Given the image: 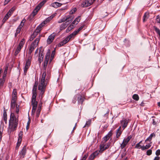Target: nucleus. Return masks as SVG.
<instances>
[{
    "mask_svg": "<svg viewBox=\"0 0 160 160\" xmlns=\"http://www.w3.org/2000/svg\"><path fill=\"white\" fill-rule=\"evenodd\" d=\"M127 144L123 140L122 143L120 145V147L122 149L126 147Z\"/></svg>",
    "mask_w": 160,
    "mask_h": 160,
    "instance_id": "obj_36",
    "label": "nucleus"
},
{
    "mask_svg": "<svg viewBox=\"0 0 160 160\" xmlns=\"http://www.w3.org/2000/svg\"><path fill=\"white\" fill-rule=\"evenodd\" d=\"M40 38V36H38L36 39L34 41V42L31 43V44L29 46L28 55H29V56H32V55H31V53L32 52L34 51V49L38 46V43L39 42Z\"/></svg>",
    "mask_w": 160,
    "mask_h": 160,
    "instance_id": "obj_3",
    "label": "nucleus"
},
{
    "mask_svg": "<svg viewBox=\"0 0 160 160\" xmlns=\"http://www.w3.org/2000/svg\"><path fill=\"white\" fill-rule=\"evenodd\" d=\"M151 145L150 144L146 145L145 146H142V150H144L145 149H148L150 147Z\"/></svg>",
    "mask_w": 160,
    "mask_h": 160,
    "instance_id": "obj_34",
    "label": "nucleus"
},
{
    "mask_svg": "<svg viewBox=\"0 0 160 160\" xmlns=\"http://www.w3.org/2000/svg\"><path fill=\"white\" fill-rule=\"evenodd\" d=\"M68 2H66L63 3H60L57 2H55L52 3L51 4V6L55 8H58L61 6L62 4L66 3Z\"/></svg>",
    "mask_w": 160,
    "mask_h": 160,
    "instance_id": "obj_11",
    "label": "nucleus"
},
{
    "mask_svg": "<svg viewBox=\"0 0 160 160\" xmlns=\"http://www.w3.org/2000/svg\"><path fill=\"white\" fill-rule=\"evenodd\" d=\"M30 123V122H29V121L27 123V126L26 127V129H27V130H28V129L29 127V126Z\"/></svg>",
    "mask_w": 160,
    "mask_h": 160,
    "instance_id": "obj_60",
    "label": "nucleus"
},
{
    "mask_svg": "<svg viewBox=\"0 0 160 160\" xmlns=\"http://www.w3.org/2000/svg\"><path fill=\"white\" fill-rule=\"evenodd\" d=\"M55 53V50L53 51L51 54V57H53Z\"/></svg>",
    "mask_w": 160,
    "mask_h": 160,
    "instance_id": "obj_61",
    "label": "nucleus"
},
{
    "mask_svg": "<svg viewBox=\"0 0 160 160\" xmlns=\"http://www.w3.org/2000/svg\"><path fill=\"white\" fill-rule=\"evenodd\" d=\"M50 55V52H48L46 54V55L45 56V57H49Z\"/></svg>",
    "mask_w": 160,
    "mask_h": 160,
    "instance_id": "obj_64",
    "label": "nucleus"
},
{
    "mask_svg": "<svg viewBox=\"0 0 160 160\" xmlns=\"http://www.w3.org/2000/svg\"><path fill=\"white\" fill-rule=\"evenodd\" d=\"M132 98L136 101H138L139 99V97L138 94H134L132 96Z\"/></svg>",
    "mask_w": 160,
    "mask_h": 160,
    "instance_id": "obj_37",
    "label": "nucleus"
},
{
    "mask_svg": "<svg viewBox=\"0 0 160 160\" xmlns=\"http://www.w3.org/2000/svg\"><path fill=\"white\" fill-rule=\"evenodd\" d=\"M39 10L38 9V8L36 7L32 12L31 15H32L33 17H34L37 14Z\"/></svg>",
    "mask_w": 160,
    "mask_h": 160,
    "instance_id": "obj_26",
    "label": "nucleus"
},
{
    "mask_svg": "<svg viewBox=\"0 0 160 160\" xmlns=\"http://www.w3.org/2000/svg\"><path fill=\"white\" fill-rule=\"evenodd\" d=\"M72 19H68L67 21H66L64 23L62 24L60 26V29L61 30L64 29L70 22L72 21Z\"/></svg>",
    "mask_w": 160,
    "mask_h": 160,
    "instance_id": "obj_8",
    "label": "nucleus"
},
{
    "mask_svg": "<svg viewBox=\"0 0 160 160\" xmlns=\"http://www.w3.org/2000/svg\"><path fill=\"white\" fill-rule=\"evenodd\" d=\"M109 146V145L108 144H105V143L102 142L100 146L99 152H102L105 150L108 149Z\"/></svg>",
    "mask_w": 160,
    "mask_h": 160,
    "instance_id": "obj_6",
    "label": "nucleus"
},
{
    "mask_svg": "<svg viewBox=\"0 0 160 160\" xmlns=\"http://www.w3.org/2000/svg\"><path fill=\"white\" fill-rule=\"evenodd\" d=\"M156 20L157 22L159 23L160 22V18L158 16H157Z\"/></svg>",
    "mask_w": 160,
    "mask_h": 160,
    "instance_id": "obj_58",
    "label": "nucleus"
},
{
    "mask_svg": "<svg viewBox=\"0 0 160 160\" xmlns=\"http://www.w3.org/2000/svg\"><path fill=\"white\" fill-rule=\"evenodd\" d=\"M147 154L148 155H150L152 153V150L151 149H149L147 151Z\"/></svg>",
    "mask_w": 160,
    "mask_h": 160,
    "instance_id": "obj_49",
    "label": "nucleus"
},
{
    "mask_svg": "<svg viewBox=\"0 0 160 160\" xmlns=\"http://www.w3.org/2000/svg\"><path fill=\"white\" fill-rule=\"evenodd\" d=\"M37 87H33L32 90V99H36L37 96Z\"/></svg>",
    "mask_w": 160,
    "mask_h": 160,
    "instance_id": "obj_17",
    "label": "nucleus"
},
{
    "mask_svg": "<svg viewBox=\"0 0 160 160\" xmlns=\"http://www.w3.org/2000/svg\"><path fill=\"white\" fill-rule=\"evenodd\" d=\"M55 15H52L50 16L47 18L44 21L41 23L40 25H41V26L42 27L44 26L48 22L52 19L54 17Z\"/></svg>",
    "mask_w": 160,
    "mask_h": 160,
    "instance_id": "obj_9",
    "label": "nucleus"
},
{
    "mask_svg": "<svg viewBox=\"0 0 160 160\" xmlns=\"http://www.w3.org/2000/svg\"><path fill=\"white\" fill-rule=\"evenodd\" d=\"M19 111V106H16V112L17 114H18Z\"/></svg>",
    "mask_w": 160,
    "mask_h": 160,
    "instance_id": "obj_52",
    "label": "nucleus"
},
{
    "mask_svg": "<svg viewBox=\"0 0 160 160\" xmlns=\"http://www.w3.org/2000/svg\"><path fill=\"white\" fill-rule=\"evenodd\" d=\"M7 118L6 112H4L2 120H4L6 124L7 123Z\"/></svg>",
    "mask_w": 160,
    "mask_h": 160,
    "instance_id": "obj_24",
    "label": "nucleus"
},
{
    "mask_svg": "<svg viewBox=\"0 0 160 160\" xmlns=\"http://www.w3.org/2000/svg\"><path fill=\"white\" fill-rule=\"evenodd\" d=\"M21 140H18V143H17V146H16V148H18L19 146H20V144H21Z\"/></svg>",
    "mask_w": 160,
    "mask_h": 160,
    "instance_id": "obj_48",
    "label": "nucleus"
},
{
    "mask_svg": "<svg viewBox=\"0 0 160 160\" xmlns=\"http://www.w3.org/2000/svg\"><path fill=\"white\" fill-rule=\"evenodd\" d=\"M17 93L16 89H14L12 92V95L17 96Z\"/></svg>",
    "mask_w": 160,
    "mask_h": 160,
    "instance_id": "obj_51",
    "label": "nucleus"
},
{
    "mask_svg": "<svg viewBox=\"0 0 160 160\" xmlns=\"http://www.w3.org/2000/svg\"><path fill=\"white\" fill-rule=\"evenodd\" d=\"M27 151L26 146L25 145L23 148L22 150L21 151L20 154L23 156V158L24 156L25 155Z\"/></svg>",
    "mask_w": 160,
    "mask_h": 160,
    "instance_id": "obj_20",
    "label": "nucleus"
},
{
    "mask_svg": "<svg viewBox=\"0 0 160 160\" xmlns=\"http://www.w3.org/2000/svg\"><path fill=\"white\" fill-rule=\"evenodd\" d=\"M4 78L2 79H0V84L2 85H3V83L4 82Z\"/></svg>",
    "mask_w": 160,
    "mask_h": 160,
    "instance_id": "obj_53",
    "label": "nucleus"
},
{
    "mask_svg": "<svg viewBox=\"0 0 160 160\" xmlns=\"http://www.w3.org/2000/svg\"><path fill=\"white\" fill-rule=\"evenodd\" d=\"M29 67H27V66H25L24 68V73L25 74H26L28 69L29 68Z\"/></svg>",
    "mask_w": 160,
    "mask_h": 160,
    "instance_id": "obj_47",
    "label": "nucleus"
},
{
    "mask_svg": "<svg viewBox=\"0 0 160 160\" xmlns=\"http://www.w3.org/2000/svg\"><path fill=\"white\" fill-rule=\"evenodd\" d=\"M70 19V17H67L66 18H63L62 19L59 20L58 21V22L59 23H60L62 22H64L66 21H67L68 20V19Z\"/></svg>",
    "mask_w": 160,
    "mask_h": 160,
    "instance_id": "obj_30",
    "label": "nucleus"
},
{
    "mask_svg": "<svg viewBox=\"0 0 160 160\" xmlns=\"http://www.w3.org/2000/svg\"><path fill=\"white\" fill-rule=\"evenodd\" d=\"M97 153H96V152H95L94 153H93V154H92V155H91L90 156V157H89L91 159H93L94 158L95 156L97 155Z\"/></svg>",
    "mask_w": 160,
    "mask_h": 160,
    "instance_id": "obj_40",
    "label": "nucleus"
},
{
    "mask_svg": "<svg viewBox=\"0 0 160 160\" xmlns=\"http://www.w3.org/2000/svg\"><path fill=\"white\" fill-rule=\"evenodd\" d=\"M132 137L131 135L129 136L128 137L126 138H125L123 139V141L126 142L127 143L129 142L131 139L132 138Z\"/></svg>",
    "mask_w": 160,
    "mask_h": 160,
    "instance_id": "obj_31",
    "label": "nucleus"
},
{
    "mask_svg": "<svg viewBox=\"0 0 160 160\" xmlns=\"http://www.w3.org/2000/svg\"><path fill=\"white\" fill-rule=\"evenodd\" d=\"M9 12H8L7 14L5 15L2 20L3 22H5L10 16H9Z\"/></svg>",
    "mask_w": 160,
    "mask_h": 160,
    "instance_id": "obj_28",
    "label": "nucleus"
},
{
    "mask_svg": "<svg viewBox=\"0 0 160 160\" xmlns=\"http://www.w3.org/2000/svg\"><path fill=\"white\" fill-rule=\"evenodd\" d=\"M22 132L20 131L19 134V138L18 140H22Z\"/></svg>",
    "mask_w": 160,
    "mask_h": 160,
    "instance_id": "obj_45",
    "label": "nucleus"
},
{
    "mask_svg": "<svg viewBox=\"0 0 160 160\" xmlns=\"http://www.w3.org/2000/svg\"><path fill=\"white\" fill-rule=\"evenodd\" d=\"M121 127L120 126L119 128L117 130L116 132V137L118 138L121 135L122 133V131L120 130Z\"/></svg>",
    "mask_w": 160,
    "mask_h": 160,
    "instance_id": "obj_23",
    "label": "nucleus"
},
{
    "mask_svg": "<svg viewBox=\"0 0 160 160\" xmlns=\"http://www.w3.org/2000/svg\"><path fill=\"white\" fill-rule=\"evenodd\" d=\"M35 38V37L32 35L29 38V40L30 41H32Z\"/></svg>",
    "mask_w": 160,
    "mask_h": 160,
    "instance_id": "obj_59",
    "label": "nucleus"
},
{
    "mask_svg": "<svg viewBox=\"0 0 160 160\" xmlns=\"http://www.w3.org/2000/svg\"><path fill=\"white\" fill-rule=\"evenodd\" d=\"M50 72L47 71V73L45 71L43 73L41 79L40 80L38 85V90L41 91L40 95H41V98H42V95L44 92L46 87L47 85V80L50 76Z\"/></svg>",
    "mask_w": 160,
    "mask_h": 160,
    "instance_id": "obj_1",
    "label": "nucleus"
},
{
    "mask_svg": "<svg viewBox=\"0 0 160 160\" xmlns=\"http://www.w3.org/2000/svg\"><path fill=\"white\" fill-rule=\"evenodd\" d=\"M15 10V8L12 7V8L8 12H9V16H11L12 14L13 11Z\"/></svg>",
    "mask_w": 160,
    "mask_h": 160,
    "instance_id": "obj_43",
    "label": "nucleus"
},
{
    "mask_svg": "<svg viewBox=\"0 0 160 160\" xmlns=\"http://www.w3.org/2000/svg\"><path fill=\"white\" fill-rule=\"evenodd\" d=\"M84 26V25L82 26L77 30L75 31L72 33L70 34L73 38L83 28Z\"/></svg>",
    "mask_w": 160,
    "mask_h": 160,
    "instance_id": "obj_15",
    "label": "nucleus"
},
{
    "mask_svg": "<svg viewBox=\"0 0 160 160\" xmlns=\"http://www.w3.org/2000/svg\"><path fill=\"white\" fill-rule=\"evenodd\" d=\"M16 102H12V101H11V108H14L16 105Z\"/></svg>",
    "mask_w": 160,
    "mask_h": 160,
    "instance_id": "obj_41",
    "label": "nucleus"
},
{
    "mask_svg": "<svg viewBox=\"0 0 160 160\" xmlns=\"http://www.w3.org/2000/svg\"><path fill=\"white\" fill-rule=\"evenodd\" d=\"M142 142V141H141L139 143H137L136 144L135 148H137V149H140V148H141V149L142 150V146L140 145V144Z\"/></svg>",
    "mask_w": 160,
    "mask_h": 160,
    "instance_id": "obj_33",
    "label": "nucleus"
},
{
    "mask_svg": "<svg viewBox=\"0 0 160 160\" xmlns=\"http://www.w3.org/2000/svg\"><path fill=\"white\" fill-rule=\"evenodd\" d=\"M72 38H73L70 35L66 38H65L63 41L60 42L58 45V47H60L63 46L64 45L68 42Z\"/></svg>",
    "mask_w": 160,
    "mask_h": 160,
    "instance_id": "obj_4",
    "label": "nucleus"
},
{
    "mask_svg": "<svg viewBox=\"0 0 160 160\" xmlns=\"http://www.w3.org/2000/svg\"><path fill=\"white\" fill-rule=\"evenodd\" d=\"M22 48H21L19 46H18V47H17V48L16 49V51L15 52V56L17 55L18 54V53L19 52L21 51V50Z\"/></svg>",
    "mask_w": 160,
    "mask_h": 160,
    "instance_id": "obj_29",
    "label": "nucleus"
},
{
    "mask_svg": "<svg viewBox=\"0 0 160 160\" xmlns=\"http://www.w3.org/2000/svg\"><path fill=\"white\" fill-rule=\"evenodd\" d=\"M94 0H85L82 3V7H88L92 4L94 2Z\"/></svg>",
    "mask_w": 160,
    "mask_h": 160,
    "instance_id": "obj_5",
    "label": "nucleus"
},
{
    "mask_svg": "<svg viewBox=\"0 0 160 160\" xmlns=\"http://www.w3.org/2000/svg\"><path fill=\"white\" fill-rule=\"evenodd\" d=\"M41 26H42V24L39 25L38 26L35 31L34 32L33 34H32L35 38L38 35V33L40 32L42 29V27Z\"/></svg>",
    "mask_w": 160,
    "mask_h": 160,
    "instance_id": "obj_12",
    "label": "nucleus"
},
{
    "mask_svg": "<svg viewBox=\"0 0 160 160\" xmlns=\"http://www.w3.org/2000/svg\"><path fill=\"white\" fill-rule=\"evenodd\" d=\"M80 20V17L78 16L77 18L72 23V25H74V26L77 25Z\"/></svg>",
    "mask_w": 160,
    "mask_h": 160,
    "instance_id": "obj_18",
    "label": "nucleus"
},
{
    "mask_svg": "<svg viewBox=\"0 0 160 160\" xmlns=\"http://www.w3.org/2000/svg\"><path fill=\"white\" fill-rule=\"evenodd\" d=\"M55 35L56 34L53 32L49 36L47 40V42L48 44H50L53 41Z\"/></svg>",
    "mask_w": 160,
    "mask_h": 160,
    "instance_id": "obj_10",
    "label": "nucleus"
},
{
    "mask_svg": "<svg viewBox=\"0 0 160 160\" xmlns=\"http://www.w3.org/2000/svg\"><path fill=\"white\" fill-rule=\"evenodd\" d=\"M20 29H17L16 32L18 34L20 32Z\"/></svg>",
    "mask_w": 160,
    "mask_h": 160,
    "instance_id": "obj_63",
    "label": "nucleus"
},
{
    "mask_svg": "<svg viewBox=\"0 0 160 160\" xmlns=\"http://www.w3.org/2000/svg\"><path fill=\"white\" fill-rule=\"evenodd\" d=\"M128 123V120L127 119H123L121 121V124L123 128V129L126 128Z\"/></svg>",
    "mask_w": 160,
    "mask_h": 160,
    "instance_id": "obj_14",
    "label": "nucleus"
},
{
    "mask_svg": "<svg viewBox=\"0 0 160 160\" xmlns=\"http://www.w3.org/2000/svg\"><path fill=\"white\" fill-rule=\"evenodd\" d=\"M155 134L154 133H153L151 134L150 136L145 140V142L148 141H150L152 140V137H155Z\"/></svg>",
    "mask_w": 160,
    "mask_h": 160,
    "instance_id": "obj_25",
    "label": "nucleus"
},
{
    "mask_svg": "<svg viewBox=\"0 0 160 160\" xmlns=\"http://www.w3.org/2000/svg\"><path fill=\"white\" fill-rule=\"evenodd\" d=\"M8 69V66H6L4 72V75L3 76V77H5L6 74H7V72Z\"/></svg>",
    "mask_w": 160,
    "mask_h": 160,
    "instance_id": "obj_44",
    "label": "nucleus"
},
{
    "mask_svg": "<svg viewBox=\"0 0 160 160\" xmlns=\"http://www.w3.org/2000/svg\"><path fill=\"white\" fill-rule=\"evenodd\" d=\"M31 102L32 105V111L35 112L37 106L38 102L36 101V99H32Z\"/></svg>",
    "mask_w": 160,
    "mask_h": 160,
    "instance_id": "obj_13",
    "label": "nucleus"
},
{
    "mask_svg": "<svg viewBox=\"0 0 160 160\" xmlns=\"http://www.w3.org/2000/svg\"><path fill=\"white\" fill-rule=\"evenodd\" d=\"M43 56L44 55H43V50H42V47H41L39 49V52L38 59V61L40 64L42 61Z\"/></svg>",
    "mask_w": 160,
    "mask_h": 160,
    "instance_id": "obj_7",
    "label": "nucleus"
},
{
    "mask_svg": "<svg viewBox=\"0 0 160 160\" xmlns=\"http://www.w3.org/2000/svg\"><path fill=\"white\" fill-rule=\"evenodd\" d=\"M78 102L79 104H82L84 100V98L81 95H79L78 97Z\"/></svg>",
    "mask_w": 160,
    "mask_h": 160,
    "instance_id": "obj_21",
    "label": "nucleus"
},
{
    "mask_svg": "<svg viewBox=\"0 0 160 160\" xmlns=\"http://www.w3.org/2000/svg\"><path fill=\"white\" fill-rule=\"evenodd\" d=\"M2 130L0 128V142H1L2 138Z\"/></svg>",
    "mask_w": 160,
    "mask_h": 160,
    "instance_id": "obj_55",
    "label": "nucleus"
},
{
    "mask_svg": "<svg viewBox=\"0 0 160 160\" xmlns=\"http://www.w3.org/2000/svg\"><path fill=\"white\" fill-rule=\"evenodd\" d=\"M32 58V56H29L28 58V60L26 61L25 64L26 66L27 67H30L31 64V60Z\"/></svg>",
    "mask_w": 160,
    "mask_h": 160,
    "instance_id": "obj_22",
    "label": "nucleus"
},
{
    "mask_svg": "<svg viewBox=\"0 0 160 160\" xmlns=\"http://www.w3.org/2000/svg\"><path fill=\"white\" fill-rule=\"evenodd\" d=\"M42 105V102H41L40 103H39V104L38 105V110H39V109L40 111H41Z\"/></svg>",
    "mask_w": 160,
    "mask_h": 160,
    "instance_id": "obj_54",
    "label": "nucleus"
},
{
    "mask_svg": "<svg viewBox=\"0 0 160 160\" xmlns=\"http://www.w3.org/2000/svg\"><path fill=\"white\" fill-rule=\"evenodd\" d=\"M75 27L74 25H72V24L70 25V26H69L66 30L67 32H68L69 31L71 30L72 28Z\"/></svg>",
    "mask_w": 160,
    "mask_h": 160,
    "instance_id": "obj_35",
    "label": "nucleus"
},
{
    "mask_svg": "<svg viewBox=\"0 0 160 160\" xmlns=\"http://www.w3.org/2000/svg\"><path fill=\"white\" fill-rule=\"evenodd\" d=\"M18 115L16 116L14 113L11 112L9 120V125L8 128V133L10 134L12 132L16 129L18 123Z\"/></svg>",
    "mask_w": 160,
    "mask_h": 160,
    "instance_id": "obj_2",
    "label": "nucleus"
},
{
    "mask_svg": "<svg viewBox=\"0 0 160 160\" xmlns=\"http://www.w3.org/2000/svg\"><path fill=\"white\" fill-rule=\"evenodd\" d=\"M25 39L24 38L22 39L20 42L18 46L22 48L25 43Z\"/></svg>",
    "mask_w": 160,
    "mask_h": 160,
    "instance_id": "obj_32",
    "label": "nucleus"
},
{
    "mask_svg": "<svg viewBox=\"0 0 160 160\" xmlns=\"http://www.w3.org/2000/svg\"><path fill=\"white\" fill-rule=\"evenodd\" d=\"M40 111H40L39 109V110H37L36 115L37 117H38L39 116Z\"/></svg>",
    "mask_w": 160,
    "mask_h": 160,
    "instance_id": "obj_56",
    "label": "nucleus"
},
{
    "mask_svg": "<svg viewBox=\"0 0 160 160\" xmlns=\"http://www.w3.org/2000/svg\"><path fill=\"white\" fill-rule=\"evenodd\" d=\"M46 2V0H43L36 7L38 8V9L40 10L41 8L44 5V4Z\"/></svg>",
    "mask_w": 160,
    "mask_h": 160,
    "instance_id": "obj_19",
    "label": "nucleus"
},
{
    "mask_svg": "<svg viewBox=\"0 0 160 160\" xmlns=\"http://www.w3.org/2000/svg\"><path fill=\"white\" fill-rule=\"evenodd\" d=\"M77 10L76 8H74L72 9L71 10L70 12V14H73Z\"/></svg>",
    "mask_w": 160,
    "mask_h": 160,
    "instance_id": "obj_46",
    "label": "nucleus"
},
{
    "mask_svg": "<svg viewBox=\"0 0 160 160\" xmlns=\"http://www.w3.org/2000/svg\"><path fill=\"white\" fill-rule=\"evenodd\" d=\"M156 154L157 156H158L160 155V150H157L156 152Z\"/></svg>",
    "mask_w": 160,
    "mask_h": 160,
    "instance_id": "obj_57",
    "label": "nucleus"
},
{
    "mask_svg": "<svg viewBox=\"0 0 160 160\" xmlns=\"http://www.w3.org/2000/svg\"><path fill=\"white\" fill-rule=\"evenodd\" d=\"M48 62L45 61L43 64V68L45 69L47 65Z\"/></svg>",
    "mask_w": 160,
    "mask_h": 160,
    "instance_id": "obj_50",
    "label": "nucleus"
},
{
    "mask_svg": "<svg viewBox=\"0 0 160 160\" xmlns=\"http://www.w3.org/2000/svg\"><path fill=\"white\" fill-rule=\"evenodd\" d=\"M91 120L89 119L86 122V124L85 126L83 127L84 128L85 127H88L90 126V125L91 124Z\"/></svg>",
    "mask_w": 160,
    "mask_h": 160,
    "instance_id": "obj_38",
    "label": "nucleus"
},
{
    "mask_svg": "<svg viewBox=\"0 0 160 160\" xmlns=\"http://www.w3.org/2000/svg\"><path fill=\"white\" fill-rule=\"evenodd\" d=\"M149 13H145L143 17V22H145L148 18Z\"/></svg>",
    "mask_w": 160,
    "mask_h": 160,
    "instance_id": "obj_27",
    "label": "nucleus"
},
{
    "mask_svg": "<svg viewBox=\"0 0 160 160\" xmlns=\"http://www.w3.org/2000/svg\"><path fill=\"white\" fill-rule=\"evenodd\" d=\"M153 28L154 29L155 32L158 34H159L160 33V30L159 29L155 26L153 27Z\"/></svg>",
    "mask_w": 160,
    "mask_h": 160,
    "instance_id": "obj_39",
    "label": "nucleus"
},
{
    "mask_svg": "<svg viewBox=\"0 0 160 160\" xmlns=\"http://www.w3.org/2000/svg\"><path fill=\"white\" fill-rule=\"evenodd\" d=\"M17 99V96L12 95L11 101L12 102H16Z\"/></svg>",
    "mask_w": 160,
    "mask_h": 160,
    "instance_id": "obj_42",
    "label": "nucleus"
},
{
    "mask_svg": "<svg viewBox=\"0 0 160 160\" xmlns=\"http://www.w3.org/2000/svg\"><path fill=\"white\" fill-rule=\"evenodd\" d=\"M112 133L111 131L109 132L103 138V141H104L103 143L105 142L110 138L112 136Z\"/></svg>",
    "mask_w": 160,
    "mask_h": 160,
    "instance_id": "obj_16",
    "label": "nucleus"
},
{
    "mask_svg": "<svg viewBox=\"0 0 160 160\" xmlns=\"http://www.w3.org/2000/svg\"><path fill=\"white\" fill-rule=\"evenodd\" d=\"M160 159V157H156L153 160H159Z\"/></svg>",
    "mask_w": 160,
    "mask_h": 160,
    "instance_id": "obj_62",
    "label": "nucleus"
}]
</instances>
